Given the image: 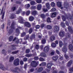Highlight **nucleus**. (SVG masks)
<instances>
[{
    "label": "nucleus",
    "mask_w": 73,
    "mask_h": 73,
    "mask_svg": "<svg viewBox=\"0 0 73 73\" xmlns=\"http://www.w3.org/2000/svg\"><path fill=\"white\" fill-rule=\"evenodd\" d=\"M47 23H51V21H50V18L49 17H48L47 19Z\"/></svg>",
    "instance_id": "79ce46f5"
},
{
    "label": "nucleus",
    "mask_w": 73,
    "mask_h": 73,
    "mask_svg": "<svg viewBox=\"0 0 73 73\" xmlns=\"http://www.w3.org/2000/svg\"><path fill=\"white\" fill-rule=\"evenodd\" d=\"M26 57H31V56H34L33 54H27L25 55Z\"/></svg>",
    "instance_id": "bb28decb"
},
{
    "label": "nucleus",
    "mask_w": 73,
    "mask_h": 73,
    "mask_svg": "<svg viewBox=\"0 0 73 73\" xmlns=\"http://www.w3.org/2000/svg\"><path fill=\"white\" fill-rule=\"evenodd\" d=\"M56 15H57V13H56V12H54L52 13L51 16L52 17H55Z\"/></svg>",
    "instance_id": "b1692460"
},
{
    "label": "nucleus",
    "mask_w": 73,
    "mask_h": 73,
    "mask_svg": "<svg viewBox=\"0 0 73 73\" xmlns=\"http://www.w3.org/2000/svg\"><path fill=\"white\" fill-rule=\"evenodd\" d=\"M34 70H35V69L34 68H31L29 72H33Z\"/></svg>",
    "instance_id": "603ef678"
},
{
    "label": "nucleus",
    "mask_w": 73,
    "mask_h": 73,
    "mask_svg": "<svg viewBox=\"0 0 73 73\" xmlns=\"http://www.w3.org/2000/svg\"><path fill=\"white\" fill-rule=\"evenodd\" d=\"M28 38H29V35H27L24 37V40H27Z\"/></svg>",
    "instance_id": "c9c22d12"
},
{
    "label": "nucleus",
    "mask_w": 73,
    "mask_h": 73,
    "mask_svg": "<svg viewBox=\"0 0 73 73\" xmlns=\"http://www.w3.org/2000/svg\"><path fill=\"white\" fill-rule=\"evenodd\" d=\"M32 14L35 16V15H36L37 14V11H35L32 12Z\"/></svg>",
    "instance_id": "4c0bfd02"
},
{
    "label": "nucleus",
    "mask_w": 73,
    "mask_h": 73,
    "mask_svg": "<svg viewBox=\"0 0 73 73\" xmlns=\"http://www.w3.org/2000/svg\"><path fill=\"white\" fill-rule=\"evenodd\" d=\"M41 5L40 4H38L37 6V8L38 10H40L41 9Z\"/></svg>",
    "instance_id": "a211bd4d"
},
{
    "label": "nucleus",
    "mask_w": 73,
    "mask_h": 73,
    "mask_svg": "<svg viewBox=\"0 0 73 73\" xmlns=\"http://www.w3.org/2000/svg\"><path fill=\"white\" fill-rule=\"evenodd\" d=\"M35 48L36 49H39V46L38 45H36V46Z\"/></svg>",
    "instance_id": "bf43d9fd"
},
{
    "label": "nucleus",
    "mask_w": 73,
    "mask_h": 73,
    "mask_svg": "<svg viewBox=\"0 0 73 73\" xmlns=\"http://www.w3.org/2000/svg\"><path fill=\"white\" fill-rule=\"evenodd\" d=\"M34 59L35 60H38V57L37 56H36L34 57Z\"/></svg>",
    "instance_id": "13d9d810"
},
{
    "label": "nucleus",
    "mask_w": 73,
    "mask_h": 73,
    "mask_svg": "<svg viewBox=\"0 0 73 73\" xmlns=\"http://www.w3.org/2000/svg\"><path fill=\"white\" fill-rule=\"evenodd\" d=\"M52 63H49L47 64V68H48V69H51V66H52Z\"/></svg>",
    "instance_id": "6e6552de"
},
{
    "label": "nucleus",
    "mask_w": 73,
    "mask_h": 73,
    "mask_svg": "<svg viewBox=\"0 0 73 73\" xmlns=\"http://www.w3.org/2000/svg\"><path fill=\"white\" fill-rule=\"evenodd\" d=\"M64 32H60L59 33V36L60 37H64Z\"/></svg>",
    "instance_id": "1a4fd4ad"
},
{
    "label": "nucleus",
    "mask_w": 73,
    "mask_h": 73,
    "mask_svg": "<svg viewBox=\"0 0 73 73\" xmlns=\"http://www.w3.org/2000/svg\"><path fill=\"white\" fill-rule=\"evenodd\" d=\"M59 46L60 47H61L62 46V42L61 41H60L59 42Z\"/></svg>",
    "instance_id": "e433bc0d"
},
{
    "label": "nucleus",
    "mask_w": 73,
    "mask_h": 73,
    "mask_svg": "<svg viewBox=\"0 0 73 73\" xmlns=\"http://www.w3.org/2000/svg\"><path fill=\"white\" fill-rule=\"evenodd\" d=\"M10 18H11V19H14V16L12 14L11 15V16L10 17Z\"/></svg>",
    "instance_id": "e2e57ef3"
},
{
    "label": "nucleus",
    "mask_w": 73,
    "mask_h": 73,
    "mask_svg": "<svg viewBox=\"0 0 73 73\" xmlns=\"http://www.w3.org/2000/svg\"><path fill=\"white\" fill-rule=\"evenodd\" d=\"M13 36H10L9 38V40L10 41H11L12 40H13Z\"/></svg>",
    "instance_id": "58836bf2"
},
{
    "label": "nucleus",
    "mask_w": 73,
    "mask_h": 73,
    "mask_svg": "<svg viewBox=\"0 0 73 73\" xmlns=\"http://www.w3.org/2000/svg\"><path fill=\"white\" fill-rule=\"evenodd\" d=\"M66 37L67 38H69L70 37V35L69 34V33H68L66 35Z\"/></svg>",
    "instance_id": "f704fd0d"
},
{
    "label": "nucleus",
    "mask_w": 73,
    "mask_h": 73,
    "mask_svg": "<svg viewBox=\"0 0 73 73\" xmlns=\"http://www.w3.org/2000/svg\"><path fill=\"white\" fill-rule=\"evenodd\" d=\"M30 7V5L29 4H26L25 5V8L26 9H28Z\"/></svg>",
    "instance_id": "393cba45"
},
{
    "label": "nucleus",
    "mask_w": 73,
    "mask_h": 73,
    "mask_svg": "<svg viewBox=\"0 0 73 73\" xmlns=\"http://www.w3.org/2000/svg\"><path fill=\"white\" fill-rule=\"evenodd\" d=\"M64 7L66 8V9H67V8H68L69 7V5H68L67 3L65 2L64 4Z\"/></svg>",
    "instance_id": "aec40b11"
},
{
    "label": "nucleus",
    "mask_w": 73,
    "mask_h": 73,
    "mask_svg": "<svg viewBox=\"0 0 73 73\" xmlns=\"http://www.w3.org/2000/svg\"><path fill=\"white\" fill-rule=\"evenodd\" d=\"M40 16L41 18H42V19H45V15L44 14H41V15Z\"/></svg>",
    "instance_id": "c756f323"
},
{
    "label": "nucleus",
    "mask_w": 73,
    "mask_h": 73,
    "mask_svg": "<svg viewBox=\"0 0 73 73\" xmlns=\"http://www.w3.org/2000/svg\"><path fill=\"white\" fill-rule=\"evenodd\" d=\"M1 13V14H3L2 17V19H4V14H5V12H3V9H2Z\"/></svg>",
    "instance_id": "f8f14e48"
},
{
    "label": "nucleus",
    "mask_w": 73,
    "mask_h": 73,
    "mask_svg": "<svg viewBox=\"0 0 73 73\" xmlns=\"http://www.w3.org/2000/svg\"><path fill=\"white\" fill-rule=\"evenodd\" d=\"M37 64H38V62H37L33 61L31 63V65L33 67H36L37 65Z\"/></svg>",
    "instance_id": "f257e3e1"
},
{
    "label": "nucleus",
    "mask_w": 73,
    "mask_h": 73,
    "mask_svg": "<svg viewBox=\"0 0 73 73\" xmlns=\"http://www.w3.org/2000/svg\"><path fill=\"white\" fill-rule=\"evenodd\" d=\"M56 44L55 43H53L51 44V46L53 48H55L56 47Z\"/></svg>",
    "instance_id": "a19ab883"
},
{
    "label": "nucleus",
    "mask_w": 73,
    "mask_h": 73,
    "mask_svg": "<svg viewBox=\"0 0 73 73\" xmlns=\"http://www.w3.org/2000/svg\"><path fill=\"white\" fill-rule=\"evenodd\" d=\"M68 17L67 18L68 19H72L73 17V11L72 12V15H70V14L68 15Z\"/></svg>",
    "instance_id": "9d476101"
},
{
    "label": "nucleus",
    "mask_w": 73,
    "mask_h": 73,
    "mask_svg": "<svg viewBox=\"0 0 73 73\" xmlns=\"http://www.w3.org/2000/svg\"><path fill=\"white\" fill-rule=\"evenodd\" d=\"M46 42V40L45 39H43L42 40V44H44Z\"/></svg>",
    "instance_id": "c03bdc74"
},
{
    "label": "nucleus",
    "mask_w": 73,
    "mask_h": 73,
    "mask_svg": "<svg viewBox=\"0 0 73 73\" xmlns=\"http://www.w3.org/2000/svg\"><path fill=\"white\" fill-rule=\"evenodd\" d=\"M72 60H70L68 62L67 65V66H70V65H72Z\"/></svg>",
    "instance_id": "5701e85b"
},
{
    "label": "nucleus",
    "mask_w": 73,
    "mask_h": 73,
    "mask_svg": "<svg viewBox=\"0 0 73 73\" xmlns=\"http://www.w3.org/2000/svg\"><path fill=\"white\" fill-rule=\"evenodd\" d=\"M17 53H18V51L13 52H12V53L13 54H16Z\"/></svg>",
    "instance_id": "680f3d73"
},
{
    "label": "nucleus",
    "mask_w": 73,
    "mask_h": 73,
    "mask_svg": "<svg viewBox=\"0 0 73 73\" xmlns=\"http://www.w3.org/2000/svg\"><path fill=\"white\" fill-rule=\"evenodd\" d=\"M34 20V17L32 16H31L29 18V20L30 21H32Z\"/></svg>",
    "instance_id": "4be33fe9"
},
{
    "label": "nucleus",
    "mask_w": 73,
    "mask_h": 73,
    "mask_svg": "<svg viewBox=\"0 0 73 73\" xmlns=\"http://www.w3.org/2000/svg\"><path fill=\"white\" fill-rule=\"evenodd\" d=\"M62 50L64 52H66L67 51V48H66V46H64L63 48H62Z\"/></svg>",
    "instance_id": "ddd939ff"
},
{
    "label": "nucleus",
    "mask_w": 73,
    "mask_h": 73,
    "mask_svg": "<svg viewBox=\"0 0 73 73\" xmlns=\"http://www.w3.org/2000/svg\"><path fill=\"white\" fill-rule=\"evenodd\" d=\"M14 64L15 66H17L19 65V59L17 58L15 59L14 62Z\"/></svg>",
    "instance_id": "20e7f679"
},
{
    "label": "nucleus",
    "mask_w": 73,
    "mask_h": 73,
    "mask_svg": "<svg viewBox=\"0 0 73 73\" xmlns=\"http://www.w3.org/2000/svg\"><path fill=\"white\" fill-rule=\"evenodd\" d=\"M57 5L58 7H61V2H58L57 3Z\"/></svg>",
    "instance_id": "412c9836"
},
{
    "label": "nucleus",
    "mask_w": 73,
    "mask_h": 73,
    "mask_svg": "<svg viewBox=\"0 0 73 73\" xmlns=\"http://www.w3.org/2000/svg\"><path fill=\"white\" fill-rule=\"evenodd\" d=\"M32 31H33L32 29H30L29 31V34H31V33L32 32Z\"/></svg>",
    "instance_id": "de8ad7c7"
},
{
    "label": "nucleus",
    "mask_w": 73,
    "mask_h": 73,
    "mask_svg": "<svg viewBox=\"0 0 73 73\" xmlns=\"http://www.w3.org/2000/svg\"><path fill=\"white\" fill-rule=\"evenodd\" d=\"M22 11H21V9L19 8V13H21Z\"/></svg>",
    "instance_id": "052dcab7"
},
{
    "label": "nucleus",
    "mask_w": 73,
    "mask_h": 73,
    "mask_svg": "<svg viewBox=\"0 0 73 73\" xmlns=\"http://www.w3.org/2000/svg\"><path fill=\"white\" fill-rule=\"evenodd\" d=\"M42 70H43V68L42 67H40L38 68V72H40L42 71Z\"/></svg>",
    "instance_id": "2f4dec72"
},
{
    "label": "nucleus",
    "mask_w": 73,
    "mask_h": 73,
    "mask_svg": "<svg viewBox=\"0 0 73 73\" xmlns=\"http://www.w3.org/2000/svg\"><path fill=\"white\" fill-rule=\"evenodd\" d=\"M68 47H69V50H71V51H72V50H73V45H72V44L70 45Z\"/></svg>",
    "instance_id": "2eb2a0df"
},
{
    "label": "nucleus",
    "mask_w": 73,
    "mask_h": 73,
    "mask_svg": "<svg viewBox=\"0 0 73 73\" xmlns=\"http://www.w3.org/2000/svg\"><path fill=\"white\" fill-rule=\"evenodd\" d=\"M59 29V27L55 26L54 27L53 31L54 32H57Z\"/></svg>",
    "instance_id": "7ed1b4c3"
},
{
    "label": "nucleus",
    "mask_w": 73,
    "mask_h": 73,
    "mask_svg": "<svg viewBox=\"0 0 73 73\" xmlns=\"http://www.w3.org/2000/svg\"><path fill=\"white\" fill-rule=\"evenodd\" d=\"M2 53L4 54H5V51L4 50H3L2 51Z\"/></svg>",
    "instance_id": "774afa93"
},
{
    "label": "nucleus",
    "mask_w": 73,
    "mask_h": 73,
    "mask_svg": "<svg viewBox=\"0 0 73 73\" xmlns=\"http://www.w3.org/2000/svg\"><path fill=\"white\" fill-rule=\"evenodd\" d=\"M19 23L23 24L24 23V22L25 21L24 19H23V18L22 17H19Z\"/></svg>",
    "instance_id": "f03ea898"
},
{
    "label": "nucleus",
    "mask_w": 73,
    "mask_h": 73,
    "mask_svg": "<svg viewBox=\"0 0 73 73\" xmlns=\"http://www.w3.org/2000/svg\"><path fill=\"white\" fill-rule=\"evenodd\" d=\"M68 29L70 32L71 33H73V30H72V28H71V27L70 26L68 27Z\"/></svg>",
    "instance_id": "9b49d317"
},
{
    "label": "nucleus",
    "mask_w": 73,
    "mask_h": 73,
    "mask_svg": "<svg viewBox=\"0 0 73 73\" xmlns=\"http://www.w3.org/2000/svg\"><path fill=\"white\" fill-rule=\"evenodd\" d=\"M57 56H54L52 57V59L53 60H54V61H56V60H57Z\"/></svg>",
    "instance_id": "72a5a7b5"
},
{
    "label": "nucleus",
    "mask_w": 73,
    "mask_h": 73,
    "mask_svg": "<svg viewBox=\"0 0 73 73\" xmlns=\"http://www.w3.org/2000/svg\"><path fill=\"white\" fill-rule=\"evenodd\" d=\"M35 37H36V36H35V34L32 35L30 37L31 39L33 40V39H35Z\"/></svg>",
    "instance_id": "f3484780"
},
{
    "label": "nucleus",
    "mask_w": 73,
    "mask_h": 73,
    "mask_svg": "<svg viewBox=\"0 0 73 73\" xmlns=\"http://www.w3.org/2000/svg\"><path fill=\"white\" fill-rule=\"evenodd\" d=\"M60 25L63 28H65V23L63 22L61 23Z\"/></svg>",
    "instance_id": "473e14b6"
},
{
    "label": "nucleus",
    "mask_w": 73,
    "mask_h": 73,
    "mask_svg": "<svg viewBox=\"0 0 73 73\" xmlns=\"http://www.w3.org/2000/svg\"><path fill=\"white\" fill-rule=\"evenodd\" d=\"M26 35V33L25 32H23L21 34V37H24L25 36V35Z\"/></svg>",
    "instance_id": "7c9ffc66"
},
{
    "label": "nucleus",
    "mask_w": 73,
    "mask_h": 73,
    "mask_svg": "<svg viewBox=\"0 0 73 73\" xmlns=\"http://www.w3.org/2000/svg\"><path fill=\"white\" fill-rule=\"evenodd\" d=\"M45 25L44 24H42L41 25V28H43V27H45Z\"/></svg>",
    "instance_id": "6e6d98bb"
},
{
    "label": "nucleus",
    "mask_w": 73,
    "mask_h": 73,
    "mask_svg": "<svg viewBox=\"0 0 73 73\" xmlns=\"http://www.w3.org/2000/svg\"><path fill=\"white\" fill-rule=\"evenodd\" d=\"M15 9H16V7H13L12 8V11H14Z\"/></svg>",
    "instance_id": "338daca9"
},
{
    "label": "nucleus",
    "mask_w": 73,
    "mask_h": 73,
    "mask_svg": "<svg viewBox=\"0 0 73 73\" xmlns=\"http://www.w3.org/2000/svg\"><path fill=\"white\" fill-rule=\"evenodd\" d=\"M35 28L36 29H39V28H40V26H39V25H36V26H35Z\"/></svg>",
    "instance_id": "4d7b16f0"
},
{
    "label": "nucleus",
    "mask_w": 73,
    "mask_h": 73,
    "mask_svg": "<svg viewBox=\"0 0 73 73\" xmlns=\"http://www.w3.org/2000/svg\"><path fill=\"white\" fill-rule=\"evenodd\" d=\"M49 47L48 46H45L44 49V52L45 53H47L49 51Z\"/></svg>",
    "instance_id": "423d86ee"
},
{
    "label": "nucleus",
    "mask_w": 73,
    "mask_h": 73,
    "mask_svg": "<svg viewBox=\"0 0 73 73\" xmlns=\"http://www.w3.org/2000/svg\"><path fill=\"white\" fill-rule=\"evenodd\" d=\"M36 2L37 3H41V0H36Z\"/></svg>",
    "instance_id": "864d4df0"
},
{
    "label": "nucleus",
    "mask_w": 73,
    "mask_h": 73,
    "mask_svg": "<svg viewBox=\"0 0 73 73\" xmlns=\"http://www.w3.org/2000/svg\"><path fill=\"white\" fill-rule=\"evenodd\" d=\"M62 19L63 21H65L66 20V18H65V17L63 15L62 16Z\"/></svg>",
    "instance_id": "37998d69"
},
{
    "label": "nucleus",
    "mask_w": 73,
    "mask_h": 73,
    "mask_svg": "<svg viewBox=\"0 0 73 73\" xmlns=\"http://www.w3.org/2000/svg\"><path fill=\"white\" fill-rule=\"evenodd\" d=\"M46 28L48 30H50V29H52V27L50 25H48L46 26Z\"/></svg>",
    "instance_id": "dca6fc26"
},
{
    "label": "nucleus",
    "mask_w": 73,
    "mask_h": 73,
    "mask_svg": "<svg viewBox=\"0 0 73 73\" xmlns=\"http://www.w3.org/2000/svg\"><path fill=\"white\" fill-rule=\"evenodd\" d=\"M26 14L27 15V16H28V15H29V14H30V11H27L26 12Z\"/></svg>",
    "instance_id": "8fccbe9b"
},
{
    "label": "nucleus",
    "mask_w": 73,
    "mask_h": 73,
    "mask_svg": "<svg viewBox=\"0 0 73 73\" xmlns=\"http://www.w3.org/2000/svg\"><path fill=\"white\" fill-rule=\"evenodd\" d=\"M46 63L43 62L41 63V65L42 66H46Z\"/></svg>",
    "instance_id": "3c124183"
},
{
    "label": "nucleus",
    "mask_w": 73,
    "mask_h": 73,
    "mask_svg": "<svg viewBox=\"0 0 73 73\" xmlns=\"http://www.w3.org/2000/svg\"><path fill=\"white\" fill-rule=\"evenodd\" d=\"M39 60L40 61H45V59L42 58L40 57L39 58Z\"/></svg>",
    "instance_id": "a18cd8bd"
},
{
    "label": "nucleus",
    "mask_w": 73,
    "mask_h": 73,
    "mask_svg": "<svg viewBox=\"0 0 73 73\" xmlns=\"http://www.w3.org/2000/svg\"><path fill=\"white\" fill-rule=\"evenodd\" d=\"M35 1H31L30 2V4L31 5H34L35 4Z\"/></svg>",
    "instance_id": "c85d7f7f"
},
{
    "label": "nucleus",
    "mask_w": 73,
    "mask_h": 73,
    "mask_svg": "<svg viewBox=\"0 0 73 73\" xmlns=\"http://www.w3.org/2000/svg\"><path fill=\"white\" fill-rule=\"evenodd\" d=\"M56 4H55V3L53 2H52L51 3V5L53 7H54L55 5Z\"/></svg>",
    "instance_id": "ea45409f"
},
{
    "label": "nucleus",
    "mask_w": 73,
    "mask_h": 73,
    "mask_svg": "<svg viewBox=\"0 0 73 73\" xmlns=\"http://www.w3.org/2000/svg\"><path fill=\"white\" fill-rule=\"evenodd\" d=\"M0 69H2L3 70H7V68H5L3 65L1 64L0 65Z\"/></svg>",
    "instance_id": "0eeeda50"
},
{
    "label": "nucleus",
    "mask_w": 73,
    "mask_h": 73,
    "mask_svg": "<svg viewBox=\"0 0 73 73\" xmlns=\"http://www.w3.org/2000/svg\"><path fill=\"white\" fill-rule=\"evenodd\" d=\"M64 57L66 59H67V58H69V56H68L66 54L64 55Z\"/></svg>",
    "instance_id": "0e129e2a"
},
{
    "label": "nucleus",
    "mask_w": 73,
    "mask_h": 73,
    "mask_svg": "<svg viewBox=\"0 0 73 73\" xmlns=\"http://www.w3.org/2000/svg\"><path fill=\"white\" fill-rule=\"evenodd\" d=\"M54 39H55V37L54 36H52L50 37V40L52 41L54 40Z\"/></svg>",
    "instance_id": "a878e982"
},
{
    "label": "nucleus",
    "mask_w": 73,
    "mask_h": 73,
    "mask_svg": "<svg viewBox=\"0 0 73 73\" xmlns=\"http://www.w3.org/2000/svg\"><path fill=\"white\" fill-rule=\"evenodd\" d=\"M26 53H29L30 52V49H27L26 50Z\"/></svg>",
    "instance_id": "49530a36"
},
{
    "label": "nucleus",
    "mask_w": 73,
    "mask_h": 73,
    "mask_svg": "<svg viewBox=\"0 0 73 73\" xmlns=\"http://www.w3.org/2000/svg\"><path fill=\"white\" fill-rule=\"evenodd\" d=\"M56 52L58 54H59L60 53V51H59L57 50H56Z\"/></svg>",
    "instance_id": "69168bd1"
},
{
    "label": "nucleus",
    "mask_w": 73,
    "mask_h": 73,
    "mask_svg": "<svg viewBox=\"0 0 73 73\" xmlns=\"http://www.w3.org/2000/svg\"><path fill=\"white\" fill-rule=\"evenodd\" d=\"M36 6H32L31 7V9H36Z\"/></svg>",
    "instance_id": "5fc2aeb1"
},
{
    "label": "nucleus",
    "mask_w": 73,
    "mask_h": 73,
    "mask_svg": "<svg viewBox=\"0 0 73 73\" xmlns=\"http://www.w3.org/2000/svg\"><path fill=\"white\" fill-rule=\"evenodd\" d=\"M46 7L47 9H50V4H49V3H46Z\"/></svg>",
    "instance_id": "4468645a"
},
{
    "label": "nucleus",
    "mask_w": 73,
    "mask_h": 73,
    "mask_svg": "<svg viewBox=\"0 0 73 73\" xmlns=\"http://www.w3.org/2000/svg\"><path fill=\"white\" fill-rule=\"evenodd\" d=\"M14 60V57L13 56H11L10 57L9 59V62H12Z\"/></svg>",
    "instance_id": "cd10ccee"
},
{
    "label": "nucleus",
    "mask_w": 73,
    "mask_h": 73,
    "mask_svg": "<svg viewBox=\"0 0 73 73\" xmlns=\"http://www.w3.org/2000/svg\"><path fill=\"white\" fill-rule=\"evenodd\" d=\"M56 11V9L54 8H53L51 10H50L51 12H54V11Z\"/></svg>",
    "instance_id": "09e8293b"
},
{
    "label": "nucleus",
    "mask_w": 73,
    "mask_h": 73,
    "mask_svg": "<svg viewBox=\"0 0 73 73\" xmlns=\"http://www.w3.org/2000/svg\"><path fill=\"white\" fill-rule=\"evenodd\" d=\"M40 56L41 57H46V54L44 52L41 53L40 54Z\"/></svg>",
    "instance_id": "6ab92c4d"
},
{
    "label": "nucleus",
    "mask_w": 73,
    "mask_h": 73,
    "mask_svg": "<svg viewBox=\"0 0 73 73\" xmlns=\"http://www.w3.org/2000/svg\"><path fill=\"white\" fill-rule=\"evenodd\" d=\"M25 27H28V28H30L31 26L30 23L28 22H25Z\"/></svg>",
    "instance_id": "39448f33"
}]
</instances>
